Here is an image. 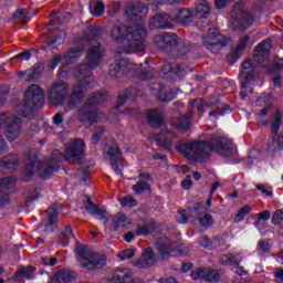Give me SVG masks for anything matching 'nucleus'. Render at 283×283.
Wrapping results in <instances>:
<instances>
[{"instance_id": "1", "label": "nucleus", "mask_w": 283, "mask_h": 283, "mask_svg": "<svg viewBox=\"0 0 283 283\" xmlns=\"http://www.w3.org/2000/svg\"><path fill=\"white\" fill-rule=\"evenodd\" d=\"M176 149L185 158H192V160L205 163L211 154L231 156L235 151V146L224 137L210 135L207 139L196 140L189 144L180 142L176 145Z\"/></svg>"}, {"instance_id": "2", "label": "nucleus", "mask_w": 283, "mask_h": 283, "mask_svg": "<svg viewBox=\"0 0 283 283\" xmlns=\"http://www.w3.org/2000/svg\"><path fill=\"white\" fill-rule=\"evenodd\" d=\"M102 61L103 52H101V44L91 46L86 52V62L80 64L74 72L73 76L78 83L73 88L71 99L83 101L87 93V87L92 85V70H96Z\"/></svg>"}, {"instance_id": "3", "label": "nucleus", "mask_w": 283, "mask_h": 283, "mask_svg": "<svg viewBox=\"0 0 283 283\" xmlns=\"http://www.w3.org/2000/svg\"><path fill=\"white\" fill-rule=\"evenodd\" d=\"M85 158V142L76 140L72 146L66 147L65 154L60 150H53L51 160L46 164L41 163L40 178L43 180H50L54 171H59L63 167V160L71 163L72 165H81Z\"/></svg>"}, {"instance_id": "4", "label": "nucleus", "mask_w": 283, "mask_h": 283, "mask_svg": "<svg viewBox=\"0 0 283 283\" xmlns=\"http://www.w3.org/2000/svg\"><path fill=\"white\" fill-rule=\"evenodd\" d=\"M146 36L147 29L143 25L127 27L126 24H117L111 30V39L115 43H124L126 41L122 49L124 54L143 52Z\"/></svg>"}, {"instance_id": "5", "label": "nucleus", "mask_w": 283, "mask_h": 283, "mask_svg": "<svg viewBox=\"0 0 283 283\" xmlns=\"http://www.w3.org/2000/svg\"><path fill=\"white\" fill-rule=\"evenodd\" d=\"M109 101V93L107 91H96L84 102L78 111L80 123H87L92 127L98 123V107H105Z\"/></svg>"}, {"instance_id": "6", "label": "nucleus", "mask_w": 283, "mask_h": 283, "mask_svg": "<svg viewBox=\"0 0 283 283\" xmlns=\"http://www.w3.org/2000/svg\"><path fill=\"white\" fill-rule=\"evenodd\" d=\"M45 95L43 90L36 84L30 85L24 92V104L17 106L18 116L22 118H32L34 116V109L43 107Z\"/></svg>"}, {"instance_id": "7", "label": "nucleus", "mask_w": 283, "mask_h": 283, "mask_svg": "<svg viewBox=\"0 0 283 283\" xmlns=\"http://www.w3.org/2000/svg\"><path fill=\"white\" fill-rule=\"evenodd\" d=\"M75 251L81 260V265L87 271H95V269H103L107 259L103 254H97L92 251L90 247L76 242Z\"/></svg>"}, {"instance_id": "8", "label": "nucleus", "mask_w": 283, "mask_h": 283, "mask_svg": "<svg viewBox=\"0 0 283 283\" xmlns=\"http://www.w3.org/2000/svg\"><path fill=\"white\" fill-rule=\"evenodd\" d=\"M154 43L161 50V52H176L175 56H186L189 53L187 46L180 45V38L174 32H163L159 35H156Z\"/></svg>"}, {"instance_id": "9", "label": "nucleus", "mask_w": 283, "mask_h": 283, "mask_svg": "<svg viewBox=\"0 0 283 283\" xmlns=\"http://www.w3.org/2000/svg\"><path fill=\"white\" fill-rule=\"evenodd\" d=\"M231 43V38L224 36L216 28H210L208 34L202 36V45L212 54H220L222 48H227Z\"/></svg>"}, {"instance_id": "10", "label": "nucleus", "mask_w": 283, "mask_h": 283, "mask_svg": "<svg viewBox=\"0 0 283 283\" xmlns=\"http://www.w3.org/2000/svg\"><path fill=\"white\" fill-rule=\"evenodd\" d=\"M70 92V85L65 82H55L48 91V101L51 105L63 106Z\"/></svg>"}, {"instance_id": "11", "label": "nucleus", "mask_w": 283, "mask_h": 283, "mask_svg": "<svg viewBox=\"0 0 283 283\" xmlns=\"http://www.w3.org/2000/svg\"><path fill=\"white\" fill-rule=\"evenodd\" d=\"M231 18L233 30H240L241 32L253 25V21H255V18L251 13L244 12L241 9H233L231 11Z\"/></svg>"}, {"instance_id": "12", "label": "nucleus", "mask_w": 283, "mask_h": 283, "mask_svg": "<svg viewBox=\"0 0 283 283\" xmlns=\"http://www.w3.org/2000/svg\"><path fill=\"white\" fill-rule=\"evenodd\" d=\"M148 12L149 9L143 2H130L125 8V17L128 21H132V23L143 21Z\"/></svg>"}, {"instance_id": "13", "label": "nucleus", "mask_w": 283, "mask_h": 283, "mask_svg": "<svg viewBox=\"0 0 283 283\" xmlns=\"http://www.w3.org/2000/svg\"><path fill=\"white\" fill-rule=\"evenodd\" d=\"M149 90L155 98L160 103H171V101L176 98V95L174 94V88L160 82L151 83L149 85Z\"/></svg>"}, {"instance_id": "14", "label": "nucleus", "mask_w": 283, "mask_h": 283, "mask_svg": "<svg viewBox=\"0 0 283 283\" xmlns=\"http://www.w3.org/2000/svg\"><path fill=\"white\" fill-rule=\"evenodd\" d=\"M161 74H164L165 78H170L172 83H176V81L185 78L187 71L180 64L168 63L161 67Z\"/></svg>"}, {"instance_id": "15", "label": "nucleus", "mask_w": 283, "mask_h": 283, "mask_svg": "<svg viewBox=\"0 0 283 283\" xmlns=\"http://www.w3.org/2000/svg\"><path fill=\"white\" fill-rule=\"evenodd\" d=\"M150 30H171L174 28V15L158 13L149 21Z\"/></svg>"}, {"instance_id": "16", "label": "nucleus", "mask_w": 283, "mask_h": 283, "mask_svg": "<svg viewBox=\"0 0 283 283\" xmlns=\"http://www.w3.org/2000/svg\"><path fill=\"white\" fill-rule=\"evenodd\" d=\"M84 206L90 216H92L96 220H103L104 226L107 227V223L109 222V219L107 218V210L96 206L94 201H92L91 197H86Z\"/></svg>"}, {"instance_id": "17", "label": "nucleus", "mask_w": 283, "mask_h": 283, "mask_svg": "<svg viewBox=\"0 0 283 283\" xmlns=\"http://www.w3.org/2000/svg\"><path fill=\"white\" fill-rule=\"evenodd\" d=\"M17 182L14 177H3L0 178V208L6 207L10 202V195H8V189Z\"/></svg>"}, {"instance_id": "18", "label": "nucleus", "mask_w": 283, "mask_h": 283, "mask_svg": "<svg viewBox=\"0 0 283 283\" xmlns=\"http://www.w3.org/2000/svg\"><path fill=\"white\" fill-rule=\"evenodd\" d=\"M156 264V255H154V250L151 248L144 249L142 253V259L134 263L137 269H149Z\"/></svg>"}, {"instance_id": "19", "label": "nucleus", "mask_w": 283, "mask_h": 283, "mask_svg": "<svg viewBox=\"0 0 283 283\" xmlns=\"http://www.w3.org/2000/svg\"><path fill=\"white\" fill-rule=\"evenodd\" d=\"M146 120L153 129H160V127L165 125V119L157 108L146 111Z\"/></svg>"}, {"instance_id": "20", "label": "nucleus", "mask_w": 283, "mask_h": 283, "mask_svg": "<svg viewBox=\"0 0 283 283\" xmlns=\"http://www.w3.org/2000/svg\"><path fill=\"white\" fill-rule=\"evenodd\" d=\"M277 153L280 156L283 154V139L281 135H272L268 140V154L275 156Z\"/></svg>"}, {"instance_id": "21", "label": "nucleus", "mask_w": 283, "mask_h": 283, "mask_svg": "<svg viewBox=\"0 0 283 283\" xmlns=\"http://www.w3.org/2000/svg\"><path fill=\"white\" fill-rule=\"evenodd\" d=\"M138 94H140V90H138V87L136 86H130L122 91L117 96V107H123V105H125L127 101H134V98H136Z\"/></svg>"}, {"instance_id": "22", "label": "nucleus", "mask_w": 283, "mask_h": 283, "mask_svg": "<svg viewBox=\"0 0 283 283\" xmlns=\"http://www.w3.org/2000/svg\"><path fill=\"white\" fill-rule=\"evenodd\" d=\"M127 67H129V60L127 57H120L115 60L114 64H111L108 74L113 78H117L118 74H120V72H125Z\"/></svg>"}, {"instance_id": "23", "label": "nucleus", "mask_w": 283, "mask_h": 283, "mask_svg": "<svg viewBox=\"0 0 283 283\" xmlns=\"http://www.w3.org/2000/svg\"><path fill=\"white\" fill-rule=\"evenodd\" d=\"M108 156L111 158V166L117 176H123V170L118 167V159L122 156L120 148L117 145L108 147Z\"/></svg>"}, {"instance_id": "24", "label": "nucleus", "mask_w": 283, "mask_h": 283, "mask_svg": "<svg viewBox=\"0 0 283 283\" xmlns=\"http://www.w3.org/2000/svg\"><path fill=\"white\" fill-rule=\"evenodd\" d=\"M174 138H176V134H174V132L169 130V128H161L157 136V143L160 147H164V149L170 150Z\"/></svg>"}, {"instance_id": "25", "label": "nucleus", "mask_w": 283, "mask_h": 283, "mask_svg": "<svg viewBox=\"0 0 283 283\" xmlns=\"http://www.w3.org/2000/svg\"><path fill=\"white\" fill-rule=\"evenodd\" d=\"M172 19L179 25H191V21H193V13L189 9H181L172 15Z\"/></svg>"}, {"instance_id": "26", "label": "nucleus", "mask_w": 283, "mask_h": 283, "mask_svg": "<svg viewBox=\"0 0 283 283\" xmlns=\"http://www.w3.org/2000/svg\"><path fill=\"white\" fill-rule=\"evenodd\" d=\"M249 41H251V36L249 35H245L240 40V43L235 50L227 56L229 63H235L239 59H241L242 51L247 48V43H249Z\"/></svg>"}, {"instance_id": "27", "label": "nucleus", "mask_w": 283, "mask_h": 283, "mask_svg": "<svg viewBox=\"0 0 283 283\" xmlns=\"http://www.w3.org/2000/svg\"><path fill=\"white\" fill-rule=\"evenodd\" d=\"M21 132V119L19 117L13 118L12 123L7 126V139L12 143L19 138Z\"/></svg>"}, {"instance_id": "28", "label": "nucleus", "mask_w": 283, "mask_h": 283, "mask_svg": "<svg viewBox=\"0 0 283 283\" xmlns=\"http://www.w3.org/2000/svg\"><path fill=\"white\" fill-rule=\"evenodd\" d=\"M193 118L192 111H187L185 115L179 116L172 125L180 129L181 132H187L191 127V119Z\"/></svg>"}, {"instance_id": "29", "label": "nucleus", "mask_w": 283, "mask_h": 283, "mask_svg": "<svg viewBox=\"0 0 283 283\" xmlns=\"http://www.w3.org/2000/svg\"><path fill=\"white\" fill-rule=\"evenodd\" d=\"M70 240H76V235H74L72 226H66L57 235V244L67 247V244H70Z\"/></svg>"}, {"instance_id": "30", "label": "nucleus", "mask_w": 283, "mask_h": 283, "mask_svg": "<svg viewBox=\"0 0 283 283\" xmlns=\"http://www.w3.org/2000/svg\"><path fill=\"white\" fill-rule=\"evenodd\" d=\"M240 76L244 77V81H253V76H255V70H253V60L247 59L241 64Z\"/></svg>"}, {"instance_id": "31", "label": "nucleus", "mask_w": 283, "mask_h": 283, "mask_svg": "<svg viewBox=\"0 0 283 283\" xmlns=\"http://www.w3.org/2000/svg\"><path fill=\"white\" fill-rule=\"evenodd\" d=\"M157 251L159 252L161 260H169V258H171V253L176 251V248H174L169 242L159 241L157 243Z\"/></svg>"}, {"instance_id": "32", "label": "nucleus", "mask_w": 283, "mask_h": 283, "mask_svg": "<svg viewBox=\"0 0 283 283\" xmlns=\"http://www.w3.org/2000/svg\"><path fill=\"white\" fill-rule=\"evenodd\" d=\"M44 70L45 64L43 62L35 63L31 70L27 71V81H29L30 83H32V81H36V78L41 77V74H43Z\"/></svg>"}, {"instance_id": "33", "label": "nucleus", "mask_w": 283, "mask_h": 283, "mask_svg": "<svg viewBox=\"0 0 283 283\" xmlns=\"http://www.w3.org/2000/svg\"><path fill=\"white\" fill-rule=\"evenodd\" d=\"M101 34H103V29L101 27H92L86 30L83 35V41L86 43H92V41H98L101 39Z\"/></svg>"}, {"instance_id": "34", "label": "nucleus", "mask_w": 283, "mask_h": 283, "mask_svg": "<svg viewBox=\"0 0 283 283\" xmlns=\"http://www.w3.org/2000/svg\"><path fill=\"white\" fill-rule=\"evenodd\" d=\"M71 280H74V275L66 270H60L51 276V283H70Z\"/></svg>"}, {"instance_id": "35", "label": "nucleus", "mask_w": 283, "mask_h": 283, "mask_svg": "<svg viewBox=\"0 0 283 283\" xmlns=\"http://www.w3.org/2000/svg\"><path fill=\"white\" fill-rule=\"evenodd\" d=\"M127 222V214L123 212H117L113 216L112 218V224H111V230L112 231H118L120 227H125V223Z\"/></svg>"}, {"instance_id": "36", "label": "nucleus", "mask_w": 283, "mask_h": 283, "mask_svg": "<svg viewBox=\"0 0 283 283\" xmlns=\"http://www.w3.org/2000/svg\"><path fill=\"white\" fill-rule=\"evenodd\" d=\"M156 231V222L150 221L146 224H138L135 231L136 235H151Z\"/></svg>"}, {"instance_id": "37", "label": "nucleus", "mask_w": 283, "mask_h": 283, "mask_svg": "<svg viewBox=\"0 0 283 283\" xmlns=\"http://www.w3.org/2000/svg\"><path fill=\"white\" fill-rule=\"evenodd\" d=\"M195 12L202 19H207V17H209V14H211V10L209 8V2H207L206 0H200L196 4Z\"/></svg>"}, {"instance_id": "38", "label": "nucleus", "mask_w": 283, "mask_h": 283, "mask_svg": "<svg viewBox=\"0 0 283 283\" xmlns=\"http://www.w3.org/2000/svg\"><path fill=\"white\" fill-rule=\"evenodd\" d=\"M211 105L207 104L203 99H193L190 102L188 111H192V116H193V111L197 109V112L202 116L205 114L207 107H210Z\"/></svg>"}, {"instance_id": "39", "label": "nucleus", "mask_w": 283, "mask_h": 283, "mask_svg": "<svg viewBox=\"0 0 283 283\" xmlns=\"http://www.w3.org/2000/svg\"><path fill=\"white\" fill-rule=\"evenodd\" d=\"M36 268L34 265H29L28 268H21L15 272L17 277H24L25 280H34V272Z\"/></svg>"}, {"instance_id": "40", "label": "nucleus", "mask_w": 283, "mask_h": 283, "mask_svg": "<svg viewBox=\"0 0 283 283\" xmlns=\"http://www.w3.org/2000/svg\"><path fill=\"white\" fill-rule=\"evenodd\" d=\"M280 127H282V114L277 111L276 114L273 115V120L271 123V133L273 136H279Z\"/></svg>"}, {"instance_id": "41", "label": "nucleus", "mask_w": 283, "mask_h": 283, "mask_svg": "<svg viewBox=\"0 0 283 283\" xmlns=\"http://www.w3.org/2000/svg\"><path fill=\"white\" fill-rule=\"evenodd\" d=\"M83 52H85L83 48L69 49V52L64 54V59L66 61H76L83 56Z\"/></svg>"}, {"instance_id": "42", "label": "nucleus", "mask_w": 283, "mask_h": 283, "mask_svg": "<svg viewBox=\"0 0 283 283\" xmlns=\"http://www.w3.org/2000/svg\"><path fill=\"white\" fill-rule=\"evenodd\" d=\"M269 54L270 53L264 51H259V52L253 51V59L256 65H262L263 67H265V65L269 63V59H270Z\"/></svg>"}, {"instance_id": "43", "label": "nucleus", "mask_w": 283, "mask_h": 283, "mask_svg": "<svg viewBox=\"0 0 283 283\" xmlns=\"http://www.w3.org/2000/svg\"><path fill=\"white\" fill-rule=\"evenodd\" d=\"M203 280H206V282H220V274L218 271L207 268L203 269Z\"/></svg>"}, {"instance_id": "44", "label": "nucleus", "mask_w": 283, "mask_h": 283, "mask_svg": "<svg viewBox=\"0 0 283 283\" xmlns=\"http://www.w3.org/2000/svg\"><path fill=\"white\" fill-rule=\"evenodd\" d=\"M41 161L40 160H31L29 164H27L24 166V176H27V178H32V176H34V167L39 169H41Z\"/></svg>"}, {"instance_id": "45", "label": "nucleus", "mask_w": 283, "mask_h": 283, "mask_svg": "<svg viewBox=\"0 0 283 283\" xmlns=\"http://www.w3.org/2000/svg\"><path fill=\"white\" fill-rule=\"evenodd\" d=\"M28 14H30L28 9H18L13 13L14 23H28Z\"/></svg>"}, {"instance_id": "46", "label": "nucleus", "mask_w": 283, "mask_h": 283, "mask_svg": "<svg viewBox=\"0 0 283 283\" xmlns=\"http://www.w3.org/2000/svg\"><path fill=\"white\" fill-rule=\"evenodd\" d=\"M134 193H137V196H142V193H145V191H149L151 189V186L145 181L139 180L136 185L132 187Z\"/></svg>"}, {"instance_id": "47", "label": "nucleus", "mask_w": 283, "mask_h": 283, "mask_svg": "<svg viewBox=\"0 0 283 283\" xmlns=\"http://www.w3.org/2000/svg\"><path fill=\"white\" fill-rule=\"evenodd\" d=\"M199 226L202 227V229H205L207 231V229H209V227H213V224H216V220H213V216L209 214V213H205V216L199 217Z\"/></svg>"}, {"instance_id": "48", "label": "nucleus", "mask_w": 283, "mask_h": 283, "mask_svg": "<svg viewBox=\"0 0 283 283\" xmlns=\"http://www.w3.org/2000/svg\"><path fill=\"white\" fill-rule=\"evenodd\" d=\"M19 165V157L17 155H10L2 160V166L6 169H15Z\"/></svg>"}, {"instance_id": "49", "label": "nucleus", "mask_w": 283, "mask_h": 283, "mask_svg": "<svg viewBox=\"0 0 283 283\" xmlns=\"http://www.w3.org/2000/svg\"><path fill=\"white\" fill-rule=\"evenodd\" d=\"M132 275L129 273H125L122 270H117L116 273L113 275L111 282L112 283H127Z\"/></svg>"}, {"instance_id": "50", "label": "nucleus", "mask_w": 283, "mask_h": 283, "mask_svg": "<svg viewBox=\"0 0 283 283\" xmlns=\"http://www.w3.org/2000/svg\"><path fill=\"white\" fill-rule=\"evenodd\" d=\"M48 222L44 224L45 229L54 227L55 222L59 220V212L52 208L48 210Z\"/></svg>"}, {"instance_id": "51", "label": "nucleus", "mask_w": 283, "mask_h": 283, "mask_svg": "<svg viewBox=\"0 0 283 283\" xmlns=\"http://www.w3.org/2000/svg\"><path fill=\"white\" fill-rule=\"evenodd\" d=\"M249 213H251V206L249 205L243 206L242 208H240V210L235 214L234 222H242V220H244V218H247Z\"/></svg>"}, {"instance_id": "52", "label": "nucleus", "mask_w": 283, "mask_h": 283, "mask_svg": "<svg viewBox=\"0 0 283 283\" xmlns=\"http://www.w3.org/2000/svg\"><path fill=\"white\" fill-rule=\"evenodd\" d=\"M105 135V126H98L91 138L92 145H98L101 138Z\"/></svg>"}, {"instance_id": "53", "label": "nucleus", "mask_w": 283, "mask_h": 283, "mask_svg": "<svg viewBox=\"0 0 283 283\" xmlns=\"http://www.w3.org/2000/svg\"><path fill=\"white\" fill-rule=\"evenodd\" d=\"M253 52H268L271 53V39H265L261 43H259Z\"/></svg>"}, {"instance_id": "54", "label": "nucleus", "mask_w": 283, "mask_h": 283, "mask_svg": "<svg viewBox=\"0 0 283 283\" xmlns=\"http://www.w3.org/2000/svg\"><path fill=\"white\" fill-rule=\"evenodd\" d=\"M92 14L93 17H103V14H105V3L103 1H97Z\"/></svg>"}, {"instance_id": "55", "label": "nucleus", "mask_w": 283, "mask_h": 283, "mask_svg": "<svg viewBox=\"0 0 283 283\" xmlns=\"http://www.w3.org/2000/svg\"><path fill=\"white\" fill-rule=\"evenodd\" d=\"M62 61H63V55L57 54V55L53 56L52 60L48 64V69L51 70V72L56 70V67L59 66V63H61Z\"/></svg>"}, {"instance_id": "56", "label": "nucleus", "mask_w": 283, "mask_h": 283, "mask_svg": "<svg viewBox=\"0 0 283 283\" xmlns=\"http://www.w3.org/2000/svg\"><path fill=\"white\" fill-rule=\"evenodd\" d=\"M61 35H55L54 38H52L51 40H49L46 42V50H56V48H59V45H61Z\"/></svg>"}, {"instance_id": "57", "label": "nucleus", "mask_w": 283, "mask_h": 283, "mask_svg": "<svg viewBox=\"0 0 283 283\" xmlns=\"http://www.w3.org/2000/svg\"><path fill=\"white\" fill-rule=\"evenodd\" d=\"M120 205L122 207H136V205H138V202L136 201V199H134L132 196H126L124 198L120 199Z\"/></svg>"}, {"instance_id": "58", "label": "nucleus", "mask_w": 283, "mask_h": 283, "mask_svg": "<svg viewBox=\"0 0 283 283\" xmlns=\"http://www.w3.org/2000/svg\"><path fill=\"white\" fill-rule=\"evenodd\" d=\"M221 262L222 264H240V262H238V260H235V256H233V254L229 253V254H223L221 256Z\"/></svg>"}, {"instance_id": "59", "label": "nucleus", "mask_w": 283, "mask_h": 283, "mask_svg": "<svg viewBox=\"0 0 283 283\" xmlns=\"http://www.w3.org/2000/svg\"><path fill=\"white\" fill-rule=\"evenodd\" d=\"M134 255H136V251L127 249L119 252L117 256L119 260H132Z\"/></svg>"}, {"instance_id": "60", "label": "nucleus", "mask_w": 283, "mask_h": 283, "mask_svg": "<svg viewBox=\"0 0 283 283\" xmlns=\"http://www.w3.org/2000/svg\"><path fill=\"white\" fill-rule=\"evenodd\" d=\"M31 56H32V51L25 50V51L17 54L15 56H13L11 59V61H15V59H20V61H30Z\"/></svg>"}, {"instance_id": "61", "label": "nucleus", "mask_w": 283, "mask_h": 283, "mask_svg": "<svg viewBox=\"0 0 283 283\" xmlns=\"http://www.w3.org/2000/svg\"><path fill=\"white\" fill-rule=\"evenodd\" d=\"M282 221H283V210H276L272 216V224H274L275 227H279V224H282Z\"/></svg>"}, {"instance_id": "62", "label": "nucleus", "mask_w": 283, "mask_h": 283, "mask_svg": "<svg viewBox=\"0 0 283 283\" xmlns=\"http://www.w3.org/2000/svg\"><path fill=\"white\" fill-rule=\"evenodd\" d=\"M137 77L140 80V81H149V78H154V71L151 70H144V71H140L137 75Z\"/></svg>"}, {"instance_id": "63", "label": "nucleus", "mask_w": 283, "mask_h": 283, "mask_svg": "<svg viewBox=\"0 0 283 283\" xmlns=\"http://www.w3.org/2000/svg\"><path fill=\"white\" fill-rule=\"evenodd\" d=\"M69 72H70V63L62 64L57 72L59 78H67Z\"/></svg>"}, {"instance_id": "64", "label": "nucleus", "mask_w": 283, "mask_h": 283, "mask_svg": "<svg viewBox=\"0 0 283 283\" xmlns=\"http://www.w3.org/2000/svg\"><path fill=\"white\" fill-rule=\"evenodd\" d=\"M258 247L261 253H269L271 251V243H269V240L259 241Z\"/></svg>"}]
</instances>
